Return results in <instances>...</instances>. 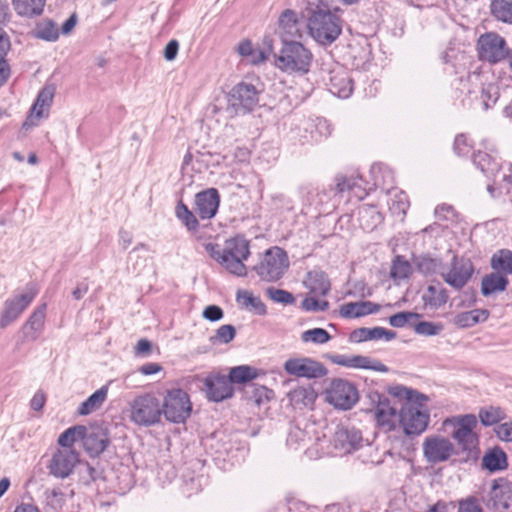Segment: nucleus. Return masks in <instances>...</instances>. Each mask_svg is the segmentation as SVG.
<instances>
[{
  "instance_id": "nucleus-18",
  "label": "nucleus",
  "mask_w": 512,
  "mask_h": 512,
  "mask_svg": "<svg viewBox=\"0 0 512 512\" xmlns=\"http://www.w3.org/2000/svg\"><path fill=\"white\" fill-rule=\"evenodd\" d=\"M204 391L207 398L214 402H221L233 395L231 381L220 374H211L205 378Z\"/></svg>"
},
{
  "instance_id": "nucleus-52",
  "label": "nucleus",
  "mask_w": 512,
  "mask_h": 512,
  "mask_svg": "<svg viewBox=\"0 0 512 512\" xmlns=\"http://www.w3.org/2000/svg\"><path fill=\"white\" fill-rule=\"evenodd\" d=\"M331 339L330 334L323 328H313L306 330L301 335V340L305 343L324 344Z\"/></svg>"
},
{
  "instance_id": "nucleus-28",
  "label": "nucleus",
  "mask_w": 512,
  "mask_h": 512,
  "mask_svg": "<svg viewBox=\"0 0 512 512\" xmlns=\"http://www.w3.org/2000/svg\"><path fill=\"white\" fill-rule=\"evenodd\" d=\"M508 285V277L493 270L492 273L486 274L482 278L481 292L484 296H490L505 291Z\"/></svg>"
},
{
  "instance_id": "nucleus-19",
  "label": "nucleus",
  "mask_w": 512,
  "mask_h": 512,
  "mask_svg": "<svg viewBox=\"0 0 512 512\" xmlns=\"http://www.w3.org/2000/svg\"><path fill=\"white\" fill-rule=\"evenodd\" d=\"M326 85L329 92L339 98L346 99L353 92V81L349 72L340 66L330 70Z\"/></svg>"
},
{
  "instance_id": "nucleus-49",
  "label": "nucleus",
  "mask_w": 512,
  "mask_h": 512,
  "mask_svg": "<svg viewBox=\"0 0 512 512\" xmlns=\"http://www.w3.org/2000/svg\"><path fill=\"white\" fill-rule=\"evenodd\" d=\"M389 391L391 395L399 399L405 400V402L428 400V397L426 395L402 385H396L394 387H391Z\"/></svg>"
},
{
  "instance_id": "nucleus-15",
  "label": "nucleus",
  "mask_w": 512,
  "mask_h": 512,
  "mask_svg": "<svg viewBox=\"0 0 512 512\" xmlns=\"http://www.w3.org/2000/svg\"><path fill=\"white\" fill-rule=\"evenodd\" d=\"M422 447L425 459L431 464L445 462L455 452L453 443L448 438L440 435L426 437Z\"/></svg>"
},
{
  "instance_id": "nucleus-42",
  "label": "nucleus",
  "mask_w": 512,
  "mask_h": 512,
  "mask_svg": "<svg viewBox=\"0 0 512 512\" xmlns=\"http://www.w3.org/2000/svg\"><path fill=\"white\" fill-rule=\"evenodd\" d=\"M417 270L425 276L440 274L443 269V263L439 258H433L430 255H422L416 259Z\"/></svg>"
},
{
  "instance_id": "nucleus-5",
  "label": "nucleus",
  "mask_w": 512,
  "mask_h": 512,
  "mask_svg": "<svg viewBox=\"0 0 512 512\" xmlns=\"http://www.w3.org/2000/svg\"><path fill=\"white\" fill-rule=\"evenodd\" d=\"M289 267V259L285 250L274 246L267 249L260 262L253 267L256 274L267 282L278 281Z\"/></svg>"
},
{
  "instance_id": "nucleus-30",
  "label": "nucleus",
  "mask_w": 512,
  "mask_h": 512,
  "mask_svg": "<svg viewBox=\"0 0 512 512\" xmlns=\"http://www.w3.org/2000/svg\"><path fill=\"white\" fill-rule=\"evenodd\" d=\"M291 405L296 409L312 406L317 394L311 386H301L288 393Z\"/></svg>"
},
{
  "instance_id": "nucleus-3",
  "label": "nucleus",
  "mask_w": 512,
  "mask_h": 512,
  "mask_svg": "<svg viewBox=\"0 0 512 512\" xmlns=\"http://www.w3.org/2000/svg\"><path fill=\"white\" fill-rule=\"evenodd\" d=\"M312 61V52L302 43L285 41L276 57L275 65L284 72L303 75L310 70Z\"/></svg>"
},
{
  "instance_id": "nucleus-14",
  "label": "nucleus",
  "mask_w": 512,
  "mask_h": 512,
  "mask_svg": "<svg viewBox=\"0 0 512 512\" xmlns=\"http://www.w3.org/2000/svg\"><path fill=\"white\" fill-rule=\"evenodd\" d=\"M79 462V454L74 449H57L49 459L46 468L51 476L66 479L73 474Z\"/></svg>"
},
{
  "instance_id": "nucleus-4",
  "label": "nucleus",
  "mask_w": 512,
  "mask_h": 512,
  "mask_svg": "<svg viewBox=\"0 0 512 512\" xmlns=\"http://www.w3.org/2000/svg\"><path fill=\"white\" fill-rule=\"evenodd\" d=\"M426 401L418 400L402 404L399 410V421L406 435L419 436L427 429L430 413L424 404Z\"/></svg>"
},
{
  "instance_id": "nucleus-17",
  "label": "nucleus",
  "mask_w": 512,
  "mask_h": 512,
  "mask_svg": "<svg viewBox=\"0 0 512 512\" xmlns=\"http://www.w3.org/2000/svg\"><path fill=\"white\" fill-rule=\"evenodd\" d=\"M512 503V483L506 479L495 480L486 503L495 512L506 511Z\"/></svg>"
},
{
  "instance_id": "nucleus-48",
  "label": "nucleus",
  "mask_w": 512,
  "mask_h": 512,
  "mask_svg": "<svg viewBox=\"0 0 512 512\" xmlns=\"http://www.w3.org/2000/svg\"><path fill=\"white\" fill-rule=\"evenodd\" d=\"M43 496L45 505L55 512L60 511L65 505V494L59 488L46 489Z\"/></svg>"
},
{
  "instance_id": "nucleus-25",
  "label": "nucleus",
  "mask_w": 512,
  "mask_h": 512,
  "mask_svg": "<svg viewBox=\"0 0 512 512\" xmlns=\"http://www.w3.org/2000/svg\"><path fill=\"white\" fill-rule=\"evenodd\" d=\"M380 305L371 301L348 302L340 307L339 314L343 318H359L369 314L377 313Z\"/></svg>"
},
{
  "instance_id": "nucleus-56",
  "label": "nucleus",
  "mask_w": 512,
  "mask_h": 512,
  "mask_svg": "<svg viewBox=\"0 0 512 512\" xmlns=\"http://www.w3.org/2000/svg\"><path fill=\"white\" fill-rule=\"evenodd\" d=\"M266 293L270 297V299H272L276 303L289 305L295 302L293 294L283 289L270 287L267 288Z\"/></svg>"
},
{
  "instance_id": "nucleus-61",
  "label": "nucleus",
  "mask_w": 512,
  "mask_h": 512,
  "mask_svg": "<svg viewBox=\"0 0 512 512\" xmlns=\"http://www.w3.org/2000/svg\"><path fill=\"white\" fill-rule=\"evenodd\" d=\"M205 249L215 261H217L221 266H223L226 269V262L228 260L226 257L225 248L223 250H220L218 244L207 243L205 245Z\"/></svg>"
},
{
  "instance_id": "nucleus-44",
  "label": "nucleus",
  "mask_w": 512,
  "mask_h": 512,
  "mask_svg": "<svg viewBox=\"0 0 512 512\" xmlns=\"http://www.w3.org/2000/svg\"><path fill=\"white\" fill-rule=\"evenodd\" d=\"M490 8L497 20L512 24V0H493Z\"/></svg>"
},
{
  "instance_id": "nucleus-24",
  "label": "nucleus",
  "mask_w": 512,
  "mask_h": 512,
  "mask_svg": "<svg viewBox=\"0 0 512 512\" xmlns=\"http://www.w3.org/2000/svg\"><path fill=\"white\" fill-rule=\"evenodd\" d=\"M361 432L352 428H339L334 434V442L336 448H341L344 452H351L361 446L362 442Z\"/></svg>"
},
{
  "instance_id": "nucleus-16",
  "label": "nucleus",
  "mask_w": 512,
  "mask_h": 512,
  "mask_svg": "<svg viewBox=\"0 0 512 512\" xmlns=\"http://www.w3.org/2000/svg\"><path fill=\"white\" fill-rule=\"evenodd\" d=\"M284 370L291 376L308 379L320 378L327 373L322 363L308 357L288 359L284 363Z\"/></svg>"
},
{
  "instance_id": "nucleus-7",
  "label": "nucleus",
  "mask_w": 512,
  "mask_h": 512,
  "mask_svg": "<svg viewBox=\"0 0 512 512\" xmlns=\"http://www.w3.org/2000/svg\"><path fill=\"white\" fill-rule=\"evenodd\" d=\"M192 403L189 395L180 388L168 390L161 403V416L171 423L181 424L190 417Z\"/></svg>"
},
{
  "instance_id": "nucleus-6",
  "label": "nucleus",
  "mask_w": 512,
  "mask_h": 512,
  "mask_svg": "<svg viewBox=\"0 0 512 512\" xmlns=\"http://www.w3.org/2000/svg\"><path fill=\"white\" fill-rule=\"evenodd\" d=\"M130 419L140 426H152L161 420V402L152 393L135 397L130 403Z\"/></svg>"
},
{
  "instance_id": "nucleus-63",
  "label": "nucleus",
  "mask_w": 512,
  "mask_h": 512,
  "mask_svg": "<svg viewBox=\"0 0 512 512\" xmlns=\"http://www.w3.org/2000/svg\"><path fill=\"white\" fill-rule=\"evenodd\" d=\"M494 431L500 440L505 442H512V421L497 425Z\"/></svg>"
},
{
  "instance_id": "nucleus-57",
  "label": "nucleus",
  "mask_w": 512,
  "mask_h": 512,
  "mask_svg": "<svg viewBox=\"0 0 512 512\" xmlns=\"http://www.w3.org/2000/svg\"><path fill=\"white\" fill-rule=\"evenodd\" d=\"M333 363L347 367V368H359L362 367L363 356L362 355H354V356H346V355H335L332 357Z\"/></svg>"
},
{
  "instance_id": "nucleus-9",
  "label": "nucleus",
  "mask_w": 512,
  "mask_h": 512,
  "mask_svg": "<svg viewBox=\"0 0 512 512\" xmlns=\"http://www.w3.org/2000/svg\"><path fill=\"white\" fill-rule=\"evenodd\" d=\"M445 425L453 426L454 430L451 433L452 438L457 442L462 451L471 454L477 449L479 438L474 432L477 425V418L473 414H466L457 416L452 419H447Z\"/></svg>"
},
{
  "instance_id": "nucleus-39",
  "label": "nucleus",
  "mask_w": 512,
  "mask_h": 512,
  "mask_svg": "<svg viewBox=\"0 0 512 512\" xmlns=\"http://www.w3.org/2000/svg\"><path fill=\"white\" fill-rule=\"evenodd\" d=\"M389 201L388 206L389 210L393 215L400 216L404 218L406 212L409 208V200L408 196L405 192L400 191L398 189H389L388 190Z\"/></svg>"
},
{
  "instance_id": "nucleus-43",
  "label": "nucleus",
  "mask_w": 512,
  "mask_h": 512,
  "mask_svg": "<svg viewBox=\"0 0 512 512\" xmlns=\"http://www.w3.org/2000/svg\"><path fill=\"white\" fill-rule=\"evenodd\" d=\"M175 215L188 231L195 232L199 228L198 219L182 200L175 207Z\"/></svg>"
},
{
  "instance_id": "nucleus-62",
  "label": "nucleus",
  "mask_w": 512,
  "mask_h": 512,
  "mask_svg": "<svg viewBox=\"0 0 512 512\" xmlns=\"http://www.w3.org/2000/svg\"><path fill=\"white\" fill-rule=\"evenodd\" d=\"M305 441V433L300 428H292L289 431L288 437H287V445L291 448L297 449L301 443Z\"/></svg>"
},
{
  "instance_id": "nucleus-29",
  "label": "nucleus",
  "mask_w": 512,
  "mask_h": 512,
  "mask_svg": "<svg viewBox=\"0 0 512 512\" xmlns=\"http://www.w3.org/2000/svg\"><path fill=\"white\" fill-rule=\"evenodd\" d=\"M306 287L315 295L325 296L331 289L328 276L321 270H312L307 274Z\"/></svg>"
},
{
  "instance_id": "nucleus-59",
  "label": "nucleus",
  "mask_w": 512,
  "mask_h": 512,
  "mask_svg": "<svg viewBox=\"0 0 512 512\" xmlns=\"http://www.w3.org/2000/svg\"><path fill=\"white\" fill-rule=\"evenodd\" d=\"M302 308L306 311H326L329 308V302L326 300H318L315 297H306L302 301Z\"/></svg>"
},
{
  "instance_id": "nucleus-60",
  "label": "nucleus",
  "mask_w": 512,
  "mask_h": 512,
  "mask_svg": "<svg viewBox=\"0 0 512 512\" xmlns=\"http://www.w3.org/2000/svg\"><path fill=\"white\" fill-rule=\"evenodd\" d=\"M410 274V265L407 261L401 260L397 257L391 269V276L393 278L404 279Z\"/></svg>"
},
{
  "instance_id": "nucleus-34",
  "label": "nucleus",
  "mask_w": 512,
  "mask_h": 512,
  "mask_svg": "<svg viewBox=\"0 0 512 512\" xmlns=\"http://www.w3.org/2000/svg\"><path fill=\"white\" fill-rule=\"evenodd\" d=\"M46 0H12L15 12L22 17L34 18L40 16Z\"/></svg>"
},
{
  "instance_id": "nucleus-8",
  "label": "nucleus",
  "mask_w": 512,
  "mask_h": 512,
  "mask_svg": "<svg viewBox=\"0 0 512 512\" xmlns=\"http://www.w3.org/2000/svg\"><path fill=\"white\" fill-rule=\"evenodd\" d=\"M38 291L36 284L30 282L21 293L8 297L0 313V328L5 329L15 322L35 299Z\"/></svg>"
},
{
  "instance_id": "nucleus-55",
  "label": "nucleus",
  "mask_w": 512,
  "mask_h": 512,
  "mask_svg": "<svg viewBox=\"0 0 512 512\" xmlns=\"http://www.w3.org/2000/svg\"><path fill=\"white\" fill-rule=\"evenodd\" d=\"M235 335H236V330H235L234 326L230 325V324H226V325L220 326L216 330V334L213 337H211V341L214 343L218 342V343H222V344H227L234 339Z\"/></svg>"
},
{
  "instance_id": "nucleus-13",
  "label": "nucleus",
  "mask_w": 512,
  "mask_h": 512,
  "mask_svg": "<svg viewBox=\"0 0 512 512\" xmlns=\"http://www.w3.org/2000/svg\"><path fill=\"white\" fill-rule=\"evenodd\" d=\"M477 51L481 60L498 63L508 55L506 40L495 32L482 34L477 41Z\"/></svg>"
},
{
  "instance_id": "nucleus-38",
  "label": "nucleus",
  "mask_w": 512,
  "mask_h": 512,
  "mask_svg": "<svg viewBox=\"0 0 512 512\" xmlns=\"http://www.w3.org/2000/svg\"><path fill=\"white\" fill-rule=\"evenodd\" d=\"M33 36L47 42H55L59 38V29L52 19H42L37 22L33 29Z\"/></svg>"
},
{
  "instance_id": "nucleus-47",
  "label": "nucleus",
  "mask_w": 512,
  "mask_h": 512,
  "mask_svg": "<svg viewBox=\"0 0 512 512\" xmlns=\"http://www.w3.org/2000/svg\"><path fill=\"white\" fill-rule=\"evenodd\" d=\"M86 432L85 426H73L66 429L58 438V444L62 447L61 449H72V445L81 439V436Z\"/></svg>"
},
{
  "instance_id": "nucleus-22",
  "label": "nucleus",
  "mask_w": 512,
  "mask_h": 512,
  "mask_svg": "<svg viewBox=\"0 0 512 512\" xmlns=\"http://www.w3.org/2000/svg\"><path fill=\"white\" fill-rule=\"evenodd\" d=\"M83 446L90 456H99L110 443V437L106 429L95 428L85 432L81 436Z\"/></svg>"
},
{
  "instance_id": "nucleus-2",
  "label": "nucleus",
  "mask_w": 512,
  "mask_h": 512,
  "mask_svg": "<svg viewBox=\"0 0 512 512\" xmlns=\"http://www.w3.org/2000/svg\"><path fill=\"white\" fill-rule=\"evenodd\" d=\"M263 92L258 80H243L234 85L227 94V109L235 115H246L259 106Z\"/></svg>"
},
{
  "instance_id": "nucleus-51",
  "label": "nucleus",
  "mask_w": 512,
  "mask_h": 512,
  "mask_svg": "<svg viewBox=\"0 0 512 512\" xmlns=\"http://www.w3.org/2000/svg\"><path fill=\"white\" fill-rule=\"evenodd\" d=\"M298 16L294 10L286 9L279 17V26L289 34H294L298 31Z\"/></svg>"
},
{
  "instance_id": "nucleus-32",
  "label": "nucleus",
  "mask_w": 512,
  "mask_h": 512,
  "mask_svg": "<svg viewBox=\"0 0 512 512\" xmlns=\"http://www.w3.org/2000/svg\"><path fill=\"white\" fill-rule=\"evenodd\" d=\"M488 317V310L474 309L456 314L452 322L459 328H469L476 325L477 323L485 322Z\"/></svg>"
},
{
  "instance_id": "nucleus-53",
  "label": "nucleus",
  "mask_w": 512,
  "mask_h": 512,
  "mask_svg": "<svg viewBox=\"0 0 512 512\" xmlns=\"http://www.w3.org/2000/svg\"><path fill=\"white\" fill-rule=\"evenodd\" d=\"M444 329L442 323L421 321L414 325V331L423 336H434L440 334Z\"/></svg>"
},
{
  "instance_id": "nucleus-23",
  "label": "nucleus",
  "mask_w": 512,
  "mask_h": 512,
  "mask_svg": "<svg viewBox=\"0 0 512 512\" xmlns=\"http://www.w3.org/2000/svg\"><path fill=\"white\" fill-rule=\"evenodd\" d=\"M54 93L55 88L53 86H45L40 90L31 108L30 117L24 122L23 127L36 125L34 119H40L44 116L45 110H48L52 104Z\"/></svg>"
},
{
  "instance_id": "nucleus-64",
  "label": "nucleus",
  "mask_w": 512,
  "mask_h": 512,
  "mask_svg": "<svg viewBox=\"0 0 512 512\" xmlns=\"http://www.w3.org/2000/svg\"><path fill=\"white\" fill-rule=\"evenodd\" d=\"M458 512H482V508L475 497H468L460 501Z\"/></svg>"
},
{
  "instance_id": "nucleus-37",
  "label": "nucleus",
  "mask_w": 512,
  "mask_h": 512,
  "mask_svg": "<svg viewBox=\"0 0 512 512\" xmlns=\"http://www.w3.org/2000/svg\"><path fill=\"white\" fill-rule=\"evenodd\" d=\"M490 266L502 275L512 274V250L499 249L490 258Z\"/></svg>"
},
{
  "instance_id": "nucleus-31",
  "label": "nucleus",
  "mask_w": 512,
  "mask_h": 512,
  "mask_svg": "<svg viewBox=\"0 0 512 512\" xmlns=\"http://www.w3.org/2000/svg\"><path fill=\"white\" fill-rule=\"evenodd\" d=\"M358 215L361 227L367 231L374 230L383 221V215L375 205L364 204Z\"/></svg>"
},
{
  "instance_id": "nucleus-36",
  "label": "nucleus",
  "mask_w": 512,
  "mask_h": 512,
  "mask_svg": "<svg viewBox=\"0 0 512 512\" xmlns=\"http://www.w3.org/2000/svg\"><path fill=\"white\" fill-rule=\"evenodd\" d=\"M473 163L487 178H494L500 171L499 162L486 152L474 153Z\"/></svg>"
},
{
  "instance_id": "nucleus-46",
  "label": "nucleus",
  "mask_w": 512,
  "mask_h": 512,
  "mask_svg": "<svg viewBox=\"0 0 512 512\" xmlns=\"http://www.w3.org/2000/svg\"><path fill=\"white\" fill-rule=\"evenodd\" d=\"M237 301L244 307H251L258 315L266 313V306L259 297H255L250 291L239 290Z\"/></svg>"
},
{
  "instance_id": "nucleus-20",
  "label": "nucleus",
  "mask_w": 512,
  "mask_h": 512,
  "mask_svg": "<svg viewBox=\"0 0 512 512\" xmlns=\"http://www.w3.org/2000/svg\"><path fill=\"white\" fill-rule=\"evenodd\" d=\"M220 205V194L216 188H208L195 195V209L202 220L213 218Z\"/></svg>"
},
{
  "instance_id": "nucleus-10",
  "label": "nucleus",
  "mask_w": 512,
  "mask_h": 512,
  "mask_svg": "<svg viewBox=\"0 0 512 512\" xmlns=\"http://www.w3.org/2000/svg\"><path fill=\"white\" fill-rule=\"evenodd\" d=\"M474 273L473 263L469 258L453 255L448 268L441 271L443 281L459 291L467 285Z\"/></svg>"
},
{
  "instance_id": "nucleus-40",
  "label": "nucleus",
  "mask_w": 512,
  "mask_h": 512,
  "mask_svg": "<svg viewBox=\"0 0 512 512\" xmlns=\"http://www.w3.org/2000/svg\"><path fill=\"white\" fill-rule=\"evenodd\" d=\"M337 184L336 189L338 193L345 191L352 192L359 200H362L366 195V190L361 185L360 177H346L339 176L336 178Z\"/></svg>"
},
{
  "instance_id": "nucleus-33",
  "label": "nucleus",
  "mask_w": 512,
  "mask_h": 512,
  "mask_svg": "<svg viewBox=\"0 0 512 512\" xmlns=\"http://www.w3.org/2000/svg\"><path fill=\"white\" fill-rule=\"evenodd\" d=\"M448 299V291L440 283L438 285H429L422 295L424 304L434 309L445 305Z\"/></svg>"
},
{
  "instance_id": "nucleus-12",
  "label": "nucleus",
  "mask_w": 512,
  "mask_h": 512,
  "mask_svg": "<svg viewBox=\"0 0 512 512\" xmlns=\"http://www.w3.org/2000/svg\"><path fill=\"white\" fill-rule=\"evenodd\" d=\"M356 387L347 380L334 379L326 390V400L337 409L349 410L358 401Z\"/></svg>"
},
{
  "instance_id": "nucleus-35",
  "label": "nucleus",
  "mask_w": 512,
  "mask_h": 512,
  "mask_svg": "<svg viewBox=\"0 0 512 512\" xmlns=\"http://www.w3.org/2000/svg\"><path fill=\"white\" fill-rule=\"evenodd\" d=\"M108 390V384L96 390L80 404L77 410L78 414L86 416L99 409L107 399Z\"/></svg>"
},
{
  "instance_id": "nucleus-58",
  "label": "nucleus",
  "mask_w": 512,
  "mask_h": 512,
  "mask_svg": "<svg viewBox=\"0 0 512 512\" xmlns=\"http://www.w3.org/2000/svg\"><path fill=\"white\" fill-rule=\"evenodd\" d=\"M498 88L494 85H488L481 91V99L485 109L491 108L498 100Z\"/></svg>"
},
{
  "instance_id": "nucleus-54",
  "label": "nucleus",
  "mask_w": 512,
  "mask_h": 512,
  "mask_svg": "<svg viewBox=\"0 0 512 512\" xmlns=\"http://www.w3.org/2000/svg\"><path fill=\"white\" fill-rule=\"evenodd\" d=\"M420 316L421 315L416 312H399L389 317V324L395 328H403L404 326L411 324L410 321L412 319H418Z\"/></svg>"
},
{
  "instance_id": "nucleus-50",
  "label": "nucleus",
  "mask_w": 512,
  "mask_h": 512,
  "mask_svg": "<svg viewBox=\"0 0 512 512\" xmlns=\"http://www.w3.org/2000/svg\"><path fill=\"white\" fill-rule=\"evenodd\" d=\"M505 418V413L500 407H489L479 411V419L484 426H492Z\"/></svg>"
},
{
  "instance_id": "nucleus-26",
  "label": "nucleus",
  "mask_w": 512,
  "mask_h": 512,
  "mask_svg": "<svg viewBox=\"0 0 512 512\" xmlns=\"http://www.w3.org/2000/svg\"><path fill=\"white\" fill-rule=\"evenodd\" d=\"M396 337V332L392 330L385 329L383 327H373V328H358L351 332L350 341L360 343L369 340H379L381 338H385L387 341H390Z\"/></svg>"
},
{
  "instance_id": "nucleus-1",
  "label": "nucleus",
  "mask_w": 512,
  "mask_h": 512,
  "mask_svg": "<svg viewBox=\"0 0 512 512\" xmlns=\"http://www.w3.org/2000/svg\"><path fill=\"white\" fill-rule=\"evenodd\" d=\"M302 13L307 19L311 37L319 44L330 45L340 36L342 20L323 0L308 1Z\"/></svg>"
},
{
  "instance_id": "nucleus-21",
  "label": "nucleus",
  "mask_w": 512,
  "mask_h": 512,
  "mask_svg": "<svg viewBox=\"0 0 512 512\" xmlns=\"http://www.w3.org/2000/svg\"><path fill=\"white\" fill-rule=\"evenodd\" d=\"M47 304L37 306L22 326L23 341H35L44 330Z\"/></svg>"
},
{
  "instance_id": "nucleus-45",
  "label": "nucleus",
  "mask_w": 512,
  "mask_h": 512,
  "mask_svg": "<svg viewBox=\"0 0 512 512\" xmlns=\"http://www.w3.org/2000/svg\"><path fill=\"white\" fill-rule=\"evenodd\" d=\"M257 377V371L256 369L247 366V365H240L231 368L229 372L228 379L231 381V384H243L246 382H249Z\"/></svg>"
},
{
  "instance_id": "nucleus-11",
  "label": "nucleus",
  "mask_w": 512,
  "mask_h": 512,
  "mask_svg": "<svg viewBox=\"0 0 512 512\" xmlns=\"http://www.w3.org/2000/svg\"><path fill=\"white\" fill-rule=\"evenodd\" d=\"M225 253L227 257L226 270L238 277L245 276L246 266L244 261L250 255V246L248 240L242 236H237L226 242Z\"/></svg>"
},
{
  "instance_id": "nucleus-41",
  "label": "nucleus",
  "mask_w": 512,
  "mask_h": 512,
  "mask_svg": "<svg viewBox=\"0 0 512 512\" xmlns=\"http://www.w3.org/2000/svg\"><path fill=\"white\" fill-rule=\"evenodd\" d=\"M483 466L490 472L507 468V455L501 448H494L483 457Z\"/></svg>"
},
{
  "instance_id": "nucleus-27",
  "label": "nucleus",
  "mask_w": 512,
  "mask_h": 512,
  "mask_svg": "<svg viewBox=\"0 0 512 512\" xmlns=\"http://www.w3.org/2000/svg\"><path fill=\"white\" fill-rule=\"evenodd\" d=\"M378 404L374 411V417L378 425L392 429L394 427V419L397 414V409L390 405V401L386 397L376 394Z\"/></svg>"
}]
</instances>
